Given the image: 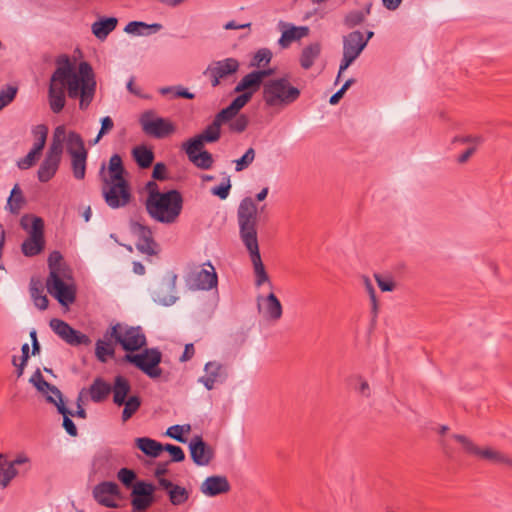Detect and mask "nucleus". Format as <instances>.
Instances as JSON below:
<instances>
[{"label":"nucleus","instance_id":"1","mask_svg":"<svg viewBox=\"0 0 512 512\" xmlns=\"http://www.w3.org/2000/svg\"><path fill=\"white\" fill-rule=\"evenodd\" d=\"M56 68L48 86V103L51 111L59 114L66 105V91L71 99L79 98L80 110H86L96 93V78L90 63L82 61L75 71L74 65L66 54L55 60Z\"/></svg>","mask_w":512,"mask_h":512},{"label":"nucleus","instance_id":"2","mask_svg":"<svg viewBox=\"0 0 512 512\" xmlns=\"http://www.w3.org/2000/svg\"><path fill=\"white\" fill-rule=\"evenodd\" d=\"M258 207L251 197H245L240 201L237 209V223L239 237L247 249L255 274V286L260 287L265 282L272 287L270 278L262 262L258 243Z\"/></svg>","mask_w":512,"mask_h":512},{"label":"nucleus","instance_id":"3","mask_svg":"<svg viewBox=\"0 0 512 512\" xmlns=\"http://www.w3.org/2000/svg\"><path fill=\"white\" fill-rule=\"evenodd\" d=\"M145 206L151 218L160 223L172 224L182 212L183 197L175 189L167 192L150 191Z\"/></svg>","mask_w":512,"mask_h":512},{"label":"nucleus","instance_id":"4","mask_svg":"<svg viewBox=\"0 0 512 512\" xmlns=\"http://www.w3.org/2000/svg\"><path fill=\"white\" fill-rule=\"evenodd\" d=\"M301 91L288 78L280 77L264 81L262 99L267 108L284 109L296 102Z\"/></svg>","mask_w":512,"mask_h":512},{"label":"nucleus","instance_id":"5","mask_svg":"<svg viewBox=\"0 0 512 512\" xmlns=\"http://www.w3.org/2000/svg\"><path fill=\"white\" fill-rule=\"evenodd\" d=\"M20 225L29 233V237L21 245L22 253L27 257L40 254L45 247L43 219L34 215H24Z\"/></svg>","mask_w":512,"mask_h":512},{"label":"nucleus","instance_id":"6","mask_svg":"<svg viewBox=\"0 0 512 512\" xmlns=\"http://www.w3.org/2000/svg\"><path fill=\"white\" fill-rule=\"evenodd\" d=\"M99 175L103 182L102 193L106 204L112 209L125 207L132 197L128 181L108 180L105 163L102 164Z\"/></svg>","mask_w":512,"mask_h":512},{"label":"nucleus","instance_id":"7","mask_svg":"<svg viewBox=\"0 0 512 512\" xmlns=\"http://www.w3.org/2000/svg\"><path fill=\"white\" fill-rule=\"evenodd\" d=\"M109 336L127 352H135L147 345L146 336L140 326L116 323L109 328Z\"/></svg>","mask_w":512,"mask_h":512},{"label":"nucleus","instance_id":"8","mask_svg":"<svg viewBox=\"0 0 512 512\" xmlns=\"http://www.w3.org/2000/svg\"><path fill=\"white\" fill-rule=\"evenodd\" d=\"M452 437L461 444L464 452L468 455L492 464H505L512 468V458L507 454L489 446L480 447L471 439L461 434H454Z\"/></svg>","mask_w":512,"mask_h":512},{"label":"nucleus","instance_id":"9","mask_svg":"<svg viewBox=\"0 0 512 512\" xmlns=\"http://www.w3.org/2000/svg\"><path fill=\"white\" fill-rule=\"evenodd\" d=\"M124 360L133 364L152 379L159 378L162 375V369L159 367L162 354L157 348H147L139 354L128 353L124 356Z\"/></svg>","mask_w":512,"mask_h":512},{"label":"nucleus","instance_id":"10","mask_svg":"<svg viewBox=\"0 0 512 512\" xmlns=\"http://www.w3.org/2000/svg\"><path fill=\"white\" fill-rule=\"evenodd\" d=\"M139 124L147 136L163 139L175 132L174 124L166 118L156 115L154 110H146L139 117Z\"/></svg>","mask_w":512,"mask_h":512},{"label":"nucleus","instance_id":"11","mask_svg":"<svg viewBox=\"0 0 512 512\" xmlns=\"http://www.w3.org/2000/svg\"><path fill=\"white\" fill-rule=\"evenodd\" d=\"M129 229L137 239L135 245L137 250L145 255L154 256L158 254L159 245L154 240L151 228L139 220H130Z\"/></svg>","mask_w":512,"mask_h":512},{"label":"nucleus","instance_id":"12","mask_svg":"<svg viewBox=\"0 0 512 512\" xmlns=\"http://www.w3.org/2000/svg\"><path fill=\"white\" fill-rule=\"evenodd\" d=\"M46 289L62 306L68 307L76 300L75 286L64 282L62 275H55L54 273L48 275Z\"/></svg>","mask_w":512,"mask_h":512},{"label":"nucleus","instance_id":"13","mask_svg":"<svg viewBox=\"0 0 512 512\" xmlns=\"http://www.w3.org/2000/svg\"><path fill=\"white\" fill-rule=\"evenodd\" d=\"M239 67V61L236 58L230 57L218 61H213L208 65L203 74L210 79L212 87H217L220 85L221 80H225L236 74L239 70Z\"/></svg>","mask_w":512,"mask_h":512},{"label":"nucleus","instance_id":"14","mask_svg":"<svg viewBox=\"0 0 512 512\" xmlns=\"http://www.w3.org/2000/svg\"><path fill=\"white\" fill-rule=\"evenodd\" d=\"M207 265L209 270L197 267L187 275L186 283L191 290H211L217 286V273L210 262Z\"/></svg>","mask_w":512,"mask_h":512},{"label":"nucleus","instance_id":"15","mask_svg":"<svg viewBox=\"0 0 512 512\" xmlns=\"http://www.w3.org/2000/svg\"><path fill=\"white\" fill-rule=\"evenodd\" d=\"M125 462V456L120 451L106 448L96 454L93 467L96 472L108 475Z\"/></svg>","mask_w":512,"mask_h":512},{"label":"nucleus","instance_id":"16","mask_svg":"<svg viewBox=\"0 0 512 512\" xmlns=\"http://www.w3.org/2000/svg\"><path fill=\"white\" fill-rule=\"evenodd\" d=\"M155 486L146 481H137L131 491V505L133 512L147 510L155 501Z\"/></svg>","mask_w":512,"mask_h":512},{"label":"nucleus","instance_id":"17","mask_svg":"<svg viewBox=\"0 0 512 512\" xmlns=\"http://www.w3.org/2000/svg\"><path fill=\"white\" fill-rule=\"evenodd\" d=\"M205 375L198 381L204 385L207 390H212L216 383H223L227 378L226 369L218 361H209L204 366Z\"/></svg>","mask_w":512,"mask_h":512},{"label":"nucleus","instance_id":"18","mask_svg":"<svg viewBox=\"0 0 512 512\" xmlns=\"http://www.w3.org/2000/svg\"><path fill=\"white\" fill-rule=\"evenodd\" d=\"M120 490L115 482L104 481L97 484L93 489L94 499L102 506L116 508L117 504L113 497L119 496Z\"/></svg>","mask_w":512,"mask_h":512},{"label":"nucleus","instance_id":"19","mask_svg":"<svg viewBox=\"0 0 512 512\" xmlns=\"http://www.w3.org/2000/svg\"><path fill=\"white\" fill-rule=\"evenodd\" d=\"M182 148L189 161L197 168L203 170L212 168L214 163L213 155L209 151L203 150V146L193 147L191 143L184 142Z\"/></svg>","mask_w":512,"mask_h":512},{"label":"nucleus","instance_id":"20","mask_svg":"<svg viewBox=\"0 0 512 512\" xmlns=\"http://www.w3.org/2000/svg\"><path fill=\"white\" fill-rule=\"evenodd\" d=\"M231 485L224 475L207 477L200 485V492L207 497H216L228 493Z\"/></svg>","mask_w":512,"mask_h":512},{"label":"nucleus","instance_id":"21","mask_svg":"<svg viewBox=\"0 0 512 512\" xmlns=\"http://www.w3.org/2000/svg\"><path fill=\"white\" fill-rule=\"evenodd\" d=\"M190 456L198 466L208 465L214 457L213 450L200 436H195L189 443Z\"/></svg>","mask_w":512,"mask_h":512},{"label":"nucleus","instance_id":"22","mask_svg":"<svg viewBox=\"0 0 512 512\" xmlns=\"http://www.w3.org/2000/svg\"><path fill=\"white\" fill-rule=\"evenodd\" d=\"M257 304L260 312L263 308V315L267 320L277 321L282 317V304L274 293H270L266 297L258 296Z\"/></svg>","mask_w":512,"mask_h":512},{"label":"nucleus","instance_id":"23","mask_svg":"<svg viewBox=\"0 0 512 512\" xmlns=\"http://www.w3.org/2000/svg\"><path fill=\"white\" fill-rule=\"evenodd\" d=\"M342 42L343 53L355 58H358L367 46V39H364V34L359 30H353L347 35H344Z\"/></svg>","mask_w":512,"mask_h":512},{"label":"nucleus","instance_id":"24","mask_svg":"<svg viewBox=\"0 0 512 512\" xmlns=\"http://www.w3.org/2000/svg\"><path fill=\"white\" fill-rule=\"evenodd\" d=\"M221 137V126L213 119L202 133L188 139L186 142L191 143L193 147L203 146L205 143H215Z\"/></svg>","mask_w":512,"mask_h":512},{"label":"nucleus","instance_id":"25","mask_svg":"<svg viewBox=\"0 0 512 512\" xmlns=\"http://www.w3.org/2000/svg\"><path fill=\"white\" fill-rule=\"evenodd\" d=\"M114 336H109V329L104 332L103 338L95 344V356L101 363H106L109 358L115 356Z\"/></svg>","mask_w":512,"mask_h":512},{"label":"nucleus","instance_id":"26","mask_svg":"<svg viewBox=\"0 0 512 512\" xmlns=\"http://www.w3.org/2000/svg\"><path fill=\"white\" fill-rule=\"evenodd\" d=\"M47 402L54 404L57 410L63 416V428L72 437L77 436L78 431L76 425L71 420L70 416H74L73 411H70L64 404L63 398L57 401L53 396H47Z\"/></svg>","mask_w":512,"mask_h":512},{"label":"nucleus","instance_id":"27","mask_svg":"<svg viewBox=\"0 0 512 512\" xmlns=\"http://www.w3.org/2000/svg\"><path fill=\"white\" fill-rule=\"evenodd\" d=\"M111 388L114 404L122 406L131 391V384L129 380L124 376L118 375L114 378V383L111 385Z\"/></svg>","mask_w":512,"mask_h":512},{"label":"nucleus","instance_id":"28","mask_svg":"<svg viewBox=\"0 0 512 512\" xmlns=\"http://www.w3.org/2000/svg\"><path fill=\"white\" fill-rule=\"evenodd\" d=\"M118 20L115 17H103L91 26L92 33L99 40H105L115 30Z\"/></svg>","mask_w":512,"mask_h":512},{"label":"nucleus","instance_id":"29","mask_svg":"<svg viewBox=\"0 0 512 512\" xmlns=\"http://www.w3.org/2000/svg\"><path fill=\"white\" fill-rule=\"evenodd\" d=\"M263 87V83L260 79V75L256 72V70L251 71L246 74L235 86L234 92H252V96L260 87Z\"/></svg>","mask_w":512,"mask_h":512},{"label":"nucleus","instance_id":"30","mask_svg":"<svg viewBox=\"0 0 512 512\" xmlns=\"http://www.w3.org/2000/svg\"><path fill=\"white\" fill-rule=\"evenodd\" d=\"M17 474V469L8 460L7 455L0 453V488H6Z\"/></svg>","mask_w":512,"mask_h":512},{"label":"nucleus","instance_id":"31","mask_svg":"<svg viewBox=\"0 0 512 512\" xmlns=\"http://www.w3.org/2000/svg\"><path fill=\"white\" fill-rule=\"evenodd\" d=\"M308 34L309 28L307 26H290L282 32L278 43L282 48H287L293 41L300 40Z\"/></svg>","mask_w":512,"mask_h":512},{"label":"nucleus","instance_id":"32","mask_svg":"<svg viewBox=\"0 0 512 512\" xmlns=\"http://www.w3.org/2000/svg\"><path fill=\"white\" fill-rule=\"evenodd\" d=\"M111 389V385L107 383L103 378H95L89 389L91 400L94 403H100L104 401L111 393Z\"/></svg>","mask_w":512,"mask_h":512},{"label":"nucleus","instance_id":"33","mask_svg":"<svg viewBox=\"0 0 512 512\" xmlns=\"http://www.w3.org/2000/svg\"><path fill=\"white\" fill-rule=\"evenodd\" d=\"M134 161L141 169L149 168L154 161V152L145 145H138L132 149Z\"/></svg>","mask_w":512,"mask_h":512},{"label":"nucleus","instance_id":"34","mask_svg":"<svg viewBox=\"0 0 512 512\" xmlns=\"http://www.w3.org/2000/svg\"><path fill=\"white\" fill-rule=\"evenodd\" d=\"M29 290L34 305L39 310H46L49 305V300L47 296L43 293L44 288L42 283L39 280H35L34 278H32L30 281Z\"/></svg>","mask_w":512,"mask_h":512},{"label":"nucleus","instance_id":"35","mask_svg":"<svg viewBox=\"0 0 512 512\" xmlns=\"http://www.w3.org/2000/svg\"><path fill=\"white\" fill-rule=\"evenodd\" d=\"M135 442L137 448L150 457L156 458L163 451V444L148 437L137 438Z\"/></svg>","mask_w":512,"mask_h":512},{"label":"nucleus","instance_id":"36","mask_svg":"<svg viewBox=\"0 0 512 512\" xmlns=\"http://www.w3.org/2000/svg\"><path fill=\"white\" fill-rule=\"evenodd\" d=\"M321 53L320 43H312L303 48L300 56V65L303 69H310Z\"/></svg>","mask_w":512,"mask_h":512},{"label":"nucleus","instance_id":"37","mask_svg":"<svg viewBox=\"0 0 512 512\" xmlns=\"http://www.w3.org/2000/svg\"><path fill=\"white\" fill-rule=\"evenodd\" d=\"M71 165L73 176L82 180L86 174V159H87V150H83V152H71Z\"/></svg>","mask_w":512,"mask_h":512},{"label":"nucleus","instance_id":"38","mask_svg":"<svg viewBox=\"0 0 512 512\" xmlns=\"http://www.w3.org/2000/svg\"><path fill=\"white\" fill-rule=\"evenodd\" d=\"M30 382H31V383H32V384L37 388V390H39L40 392L45 393V392H47V391H50L53 395H55V396L58 398V400H57V401H59V400H60V398H62V393H61V391H60L56 386H54V385H52V384L48 383V382L44 379V377H43V375H42V373H41L40 369H37V370L34 372V374H33V375L31 376V378H30Z\"/></svg>","mask_w":512,"mask_h":512},{"label":"nucleus","instance_id":"39","mask_svg":"<svg viewBox=\"0 0 512 512\" xmlns=\"http://www.w3.org/2000/svg\"><path fill=\"white\" fill-rule=\"evenodd\" d=\"M59 164L56 161L44 158L37 172L39 181L46 183L51 180L56 174Z\"/></svg>","mask_w":512,"mask_h":512},{"label":"nucleus","instance_id":"40","mask_svg":"<svg viewBox=\"0 0 512 512\" xmlns=\"http://www.w3.org/2000/svg\"><path fill=\"white\" fill-rule=\"evenodd\" d=\"M109 177L108 180H126L124 177L125 169L122 158L119 154H113L109 160Z\"/></svg>","mask_w":512,"mask_h":512},{"label":"nucleus","instance_id":"41","mask_svg":"<svg viewBox=\"0 0 512 512\" xmlns=\"http://www.w3.org/2000/svg\"><path fill=\"white\" fill-rule=\"evenodd\" d=\"M272 52L268 48H261L255 52L253 55L251 61H250V67H256V68H265L267 67L271 60H272Z\"/></svg>","mask_w":512,"mask_h":512},{"label":"nucleus","instance_id":"42","mask_svg":"<svg viewBox=\"0 0 512 512\" xmlns=\"http://www.w3.org/2000/svg\"><path fill=\"white\" fill-rule=\"evenodd\" d=\"M169 501L173 506H180L186 503L190 497V491L185 487L176 484L168 494Z\"/></svg>","mask_w":512,"mask_h":512},{"label":"nucleus","instance_id":"43","mask_svg":"<svg viewBox=\"0 0 512 512\" xmlns=\"http://www.w3.org/2000/svg\"><path fill=\"white\" fill-rule=\"evenodd\" d=\"M32 133L36 140L33 144L32 149L40 154L46 144L48 127L45 124L36 125L33 128Z\"/></svg>","mask_w":512,"mask_h":512},{"label":"nucleus","instance_id":"44","mask_svg":"<svg viewBox=\"0 0 512 512\" xmlns=\"http://www.w3.org/2000/svg\"><path fill=\"white\" fill-rule=\"evenodd\" d=\"M141 29H151L152 32L155 33L162 29V25L159 23H153L149 25L141 21H131L125 26L124 31L129 34L142 35L144 33L141 31Z\"/></svg>","mask_w":512,"mask_h":512},{"label":"nucleus","instance_id":"45","mask_svg":"<svg viewBox=\"0 0 512 512\" xmlns=\"http://www.w3.org/2000/svg\"><path fill=\"white\" fill-rule=\"evenodd\" d=\"M141 403V398L136 395L130 396L125 400V403H123L124 409L122 411L123 422L128 421L138 411Z\"/></svg>","mask_w":512,"mask_h":512},{"label":"nucleus","instance_id":"46","mask_svg":"<svg viewBox=\"0 0 512 512\" xmlns=\"http://www.w3.org/2000/svg\"><path fill=\"white\" fill-rule=\"evenodd\" d=\"M67 344L71 346H89L91 344V339L82 332L72 328L71 331L66 335V339H63Z\"/></svg>","mask_w":512,"mask_h":512},{"label":"nucleus","instance_id":"47","mask_svg":"<svg viewBox=\"0 0 512 512\" xmlns=\"http://www.w3.org/2000/svg\"><path fill=\"white\" fill-rule=\"evenodd\" d=\"M365 18L360 10H350L343 17V25L346 29H353L365 22Z\"/></svg>","mask_w":512,"mask_h":512},{"label":"nucleus","instance_id":"48","mask_svg":"<svg viewBox=\"0 0 512 512\" xmlns=\"http://www.w3.org/2000/svg\"><path fill=\"white\" fill-rule=\"evenodd\" d=\"M85 149L84 141L80 134L70 131L67 136V152H83Z\"/></svg>","mask_w":512,"mask_h":512},{"label":"nucleus","instance_id":"49","mask_svg":"<svg viewBox=\"0 0 512 512\" xmlns=\"http://www.w3.org/2000/svg\"><path fill=\"white\" fill-rule=\"evenodd\" d=\"M63 153V140L59 137H53L52 143L46 153L45 158L60 163Z\"/></svg>","mask_w":512,"mask_h":512},{"label":"nucleus","instance_id":"50","mask_svg":"<svg viewBox=\"0 0 512 512\" xmlns=\"http://www.w3.org/2000/svg\"><path fill=\"white\" fill-rule=\"evenodd\" d=\"M49 326L52 329V331L62 340L66 339V335L73 328L70 324L58 318L51 319Z\"/></svg>","mask_w":512,"mask_h":512},{"label":"nucleus","instance_id":"51","mask_svg":"<svg viewBox=\"0 0 512 512\" xmlns=\"http://www.w3.org/2000/svg\"><path fill=\"white\" fill-rule=\"evenodd\" d=\"M24 203V198L22 191L18 184H16L10 194V197L8 199V206L10 207V210L12 212H18Z\"/></svg>","mask_w":512,"mask_h":512},{"label":"nucleus","instance_id":"52","mask_svg":"<svg viewBox=\"0 0 512 512\" xmlns=\"http://www.w3.org/2000/svg\"><path fill=\"white\" fill-rule=\"evenodd\" d=\"M255 150L254 148L250 147L247 149V151L243 154L242 157L235 160V171L241 172L245 169H247L254 161L255 159Z\"/></svg>","mask_w":512,"mask_h":512},{"label":"nucleus","instance_id":"53","mask_svg":"<svg viewBox=\"0 0 512 512\" xmlns=\"http://www.w3.org/2000/svg\"><path fill=\"white\" fill-rule=\"evenodd\" d=\"M63 256L59 251H53L48 257L49 275H61Z\"/></svg>","mask_w":512,"mask_h":512},{"label":"nucleus","instance_id":"54","mask_svg":"<svg viewBox=\"0 0 512 512\" xmlns=\"http://www.w3.org/2000/svg\"><path fill=\"white\" fill-rule=\"evenodd\" d=\"M18 92L16 86L8 85L0 91V111L14 101Z\"/></svg>","mask_w":512,"mask_h":512},{"label":"nucleus","instance_id":"55","mask_svg":"<svg viewBox=\"0 0 512 512\" xmlns=\"http://www.w3.org/2000/svg\"><path fill=\"white\" fill-rule=\"evenodd\" d=\"M118 480L126 487L132 488L135 485L134 481L137 478V474L134 470L129 468H121L117 473Z\"/></svg>","mask_w":512,"mask_h":512},{"label":"nucleus","instance_id":"56","mask_svg":"<svg viewBox=\"0 0 512 512\" xmlns=\"http://www.w3.org/2000/svg\"><path fill=\"white\" fill-rule=\"evenodd\" d=\"M238 113L230 106L220 110L214 117V120L221 126L224 123L231 122Z\"/></svg>","mask_w":512,"mask_h":512},{"label":"nucleus","instance_id":"57","mask_svg":"<svg viewBox=\"0 0 512 512\" xmlns=\"http://www.w3.org/2000/svg\"><path fill=\"white\" fill-rule=\"evenodd\" d=\"M249 125V118L245 114L236 116L229 124V129L235 133H242Z\"/></svg>","mask_w":512,"mask_h":512},{"label":"nucleus","instance_id":"58","mask_svg":"<svg viewBox=\"0 0 512 512\" xmlns=\"http://www.w3.org/2000/svg\"><path fill=\"white\" fill-rule=\"evenodd\" d=\"M231 190L230 178L226 177L218 186L212 188L211 192L213 195L218 196L224 200L229 196Z\"/></svg>","mask_w":512,"mask_h":512},{"label":"nucleus","instance_id":"59","mask_svg":"<svg viewBox=\"0 0 512 512\" xmlns=\"http://www.w3.org/2000/svg\"><path fill=\"white\" fill-rule=\"evenodd\" d=\"M163 451H166L170 454L171 461L173 462H182L185 459V453L180 446L165 444L163 445Z\"/></svg>","mask_w":512,"mask_h":512},{"label":"nucleus","instance_id":"60","mask_svg":"<svg viewBox=\"0 0 512 512\" xmlns=\"http://www.w3.org/2000/svg\"><path fill=\"white\" fill-rule=\"evenodd\" d=\"M229 104L237 113L252 99V92H240Z\"/></svg>","mask_w":512,"mask_h":512},{"label":"nucleus","instance_id":"61","mask_svg":"<svg viewBox=\"0 0 512 512\" xmlns=\"http://www.w3.org/2000/svg\"><path fill=\"white\" fill-rule=\"evenodd\" d=\"M39 155V153L31 149L24 158L18 161L17 166L22 170L29 169L31 166L34 165L36 157Z\"/></svg>","mask_w":512,"mask_h":512},{"label":"nucleus","instance_id":"62","mask_svg":"<svg viewBox=\"0 0 512 512\" xmlns=\"http://www.w3.org/2000/svg\"><path fill=\"white\" fill-rule=\"evenodd\" d=\"M114 127V122L110 116H105L101 119V128L97 135V137L94 140V143L96 144L106 133L111 131Z\"/></svg>","mask_w":512,"mask_h":512},{"label":"nucleus","instance_id":"63","mask_svg":"<svg viewBox=\"0 0 512 512\" xmlns=\"http://www.w3.org/2000/svg\"><path fill=\"white\" fill-rule=\"evenodd\" d=\"M354 83V79L353 78H350L348 79L344 84L343 86L336 92L334 93L331 97H330V100H329V103L331 105H336L339 103L340 99L343 97L344 93L347 91V89Z\"/></svg>","mask_w":512,"mask_h":512},{"label":"nucleus","instance_id":"64","mask_svg":"<svg viewBox=\"0 0 512 512\" xmlns=\"http://www.w3.org/2000/svg\"><path fill=\"white\" fill-rule=\"evenodd\" d=\"M183 431H184V426L173 425V426H171V427H169L167 429L166 434L169 437H171V438H173V439H175V440H177V441H179L181 443H185L186 442V438L183 437Z\"/></svg>","mask_w":512,"mask_h":512}]
</instances>
